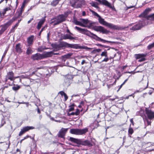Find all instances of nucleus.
Instances as JSON below:
<instances>
[{
  "mask_svg": "<svg viewBox=\"0 0 154 154\" xmlns=\"http://www.w3.org/2000/svg\"><path fill=\"white\" fill-rule=\"evenodd\" d=\"M32 52L33 51L31 48L30 47H28L26 51V54L28 55H29L30 54H31Z\"/></svg>",
  "mask_w": 154,
  "mask_h": 154,
  "instance_id": "32",
  "label": "nucleus"
},
{
  "mask_svg": "<svg viewBox=\"0 0 154 154\" xmlns=\"http://www.w3.org/2000/svg\"><path fill=\"white\" fill-rule=\"evenodd\" d=\"M66 32L68 33H69V34H70L71 35H73L72 33H71L70 31H69V30L68 29H67L66 30Z\"/></svg>",
  "mask_w": 154,
  "mask_h": 154,
  "instance_id": "55",
  "label": "nucleus"
},
{
  "mask_svg": "<svg viewBox=\"0 0 154 154\" xmlns=\"http://www.w3.org/2000/svg\"><path fill=\"white\" fill-rule=\"evenodd\" d=\"M146 120L147 122V125H150L151 123V120H150L149 121L148 119L147 118H146Z\"/></svg>",
  "mask_w": 154,
  "mask_h": 154,
  "instance_id": "43",
  "label": "nucleus"
},
{
  "mask_svg": "<svg viewBox=\"0 0 154 154\" xmlns=\"http://www.w3.org/2000/svg\"><path fill=\"white\" fill-rule=\"evenodd\" d=\"M68 130V128H62L58 134V136L61 138H64Z\"/></svg>",
  "mask_w": 154,
  "mask_h": 154,
  "instance_id": "11",
  "label": "nucleus"
},
{
  "mask_svg": "<svg viewBox=\"0 0 154 154\" xmlns=\"http://www.w3.org/2000/svg\"><path fill=\"white\" fill-rule=\"evenodd\" d=\"M101 57L104 56L105 57H107V53L106 50H105L104 51L102 52L100 54Z\"/></svg>",
  "mask_w": 154,
  "mask_h": 154,
  "instance_id": "33",
  "label": "nucleus"
},
{
  "mask_svg": "<svg viewBox=\"0 0 154 154\" xmlns=\"http://www.w3.org/2000/svg\"><path fill=\"white\" fill-rule=\"evenodd\" d=\"M8 26L7 24L0 26V35L7 29Z\"/></svg>",
  "mask_w": 154,
  "mask_h": 154,
  "instance_id": "17",
  "label": "nucleus"
},
{
  "mask_svg": "<svg viewBox=\"0 0 154 154\" xmlns=\"http://www.w3.org/2000/svg\"><path fill=\"white\" fill-rule=\"evenodd\" d=\"M32 59L34 60H39L43 59L42 54L36 53L32 56Z\"/></svg>",
  "mask_w": 154,
  "mask_h": 154,
  "instance_id": "13",
  "label": "nucleus"
},
{
  "mask_svg": "<svg viewBox=\"0 0 154 154\" xmlns=\"http://www.w3.org/2000/svg\"><path fill=\"white\" fill-rule=\"evenodd\" d=\"M90 11L94 16L97 17L98 18L100 17V16L95 12L92 10H91Z\"/></svg>",
  "mask_w": 154,
  "mask_h": 154,
  "instance_id": "36",
  "label": "nucleus"
},
{
  "mask_svg": "<svg viewBox=\"0 0 154 154\" xmlns=\"http://www.w3.org/2000/svg\"><path fill=\"white\" fill-rule=\"evenodd\" d=\"M5 123V122L4 119L2 120V124L1 127H2L3 125Z\"/></svg>",
  "mask_w": 154,
  "mask_h": 154,
  "instance_id": "47",
  "label": "nucleus"
},
{
  "mask_svg": "<svg viewBox=\"0 0 154 154\" xmlns=\"http://www.w3.org/2000/svg\"><path fill=\"white\" fill-rule=\"evenodd\" d=\"M151 11V9L148 8L145 10L144 12L142 13L140 15V16L146 18L148 16L147 14L149 13Z\"/></svg>",
  "mask_w": 154,
  "mask_h": 154,
  "instance_id": "16",
  "label": "nucleus"
},
{
  "mask_svg": "<svg viewBox=\"0 0 154 154\" xmlns=\"http://www.w3.org/2000/svg\"><path fill=\"white\" fill-rule=\"evenodd\" d=\"M66 20V17L63 15H60L55 18L54 20H53L52 22H54V25H56Z\"/></svg>",
  "mask_w": 154,
  "mask_h": 154,
  "instance_id": "5",
  "label": "nucleus"
},
{
  "mask_svg": "<svg viewBox=\"0 0 154 154\" xmlns=\"http://www.w3.org/2000/svg\"><path fill=\"white\" fill-rule=\"evenodd\" d=\"M10 10L11 9L10 8L8 7L5 8L2 11H1L0 13V15L1 16V17H2V16H4L7 11L9 10Z\"/></svg>",
  "mask_w": 154,
  "mask_h": 154,
  "instance_id": "20",
  "label": "nucleus"
},
{
  "mask_svg": "<svg viewBox=\"0 0 154 154\" xmlns=\"http://www.w3.org/2000/svg\"><path fill=\"white\" fill-rule=\"evenodd\" d=\"M22 14V12L19 11H18L16 14L15 17L14 18V20H16L17 18L20 17L21 16Z\"/></svg>",
  "mask_w": 154,
  "mask_h": 154,
  "instance_id": "27",
  "label": "nucleus"
},
{
  "mask_svg": "<svg viewBox=\"0 0 154 154\" xmlns=\"http://www.w3.org/2000/svg\"><path fill=\"white\" fill-rule=\"evenodd\" d=\"M16 5L15 7L14 8V9H16L17 8L18 3L17 0H16Z\"/></svg>",
  "mask_w": 154,
  "mask_h": 154,
  "instance_id": "54",
  "label": "nucleus"
},
{
  "mask_svg": "<svg viewBox=\"0 0 154 154\" xmlns=\"http://www.w3.org/2000/svg\"><path fill=\"white\" fill-rule=\"evenodd\" d=\"M146 54H138L135 55V58L137 59H139L138 61L141 62L145 60V57L146 56Z\"/></svg>",
  "mask_w": 154,
  "mask_h": 154,
  "instance_id": "10",
  "label": "nucleus"
},
{
  "mask_svg": "<svg viewBox=\"0 0 154 154\" xmlns=\"http://www.w3.org/2000/svg\"><path fill=\"white\" fill-rule=\"evenodd\" d=\"M88 131V128H85L83 129H71L70 130V133L72 134L76 135H82L85 134Z\"/></svg>",
  "mask_w": 154,
  "mask_h": 154,
  "instance_id": "3",
  "label": "nucleus"
},
{
  "mask_svg": "<svg viewBox=\"0 0 154 154\" xmlns=\"http://www.w3.org/2000/svg\"><path fill=\"white\" fill-rule=\"evenodd\" d=\"M34 38V36L32 35L27 38V41L28 44V46H30L32 44Z\"/></svg>",
  "mask_w": 154,
  "mask_h": 154,
  "instance_id": "19",
  "label": "nucleus"
},
{
  "mask_svg": "<svg viewBox=\"0 0 154 154\" xmlns=\"http://www.w3.org/2000/svg\"><path fill=\"white\" fill-rule=\"evenodd\" d=\"M18 103L20 104H27V105H28V103H26V102H18Z\"/></svg>",
  "mask_w": 154,
  "mask_h": 154,
  "instance_id": "56",
  "label": "nucleus"
},
{
  "mask_svg": "<svg viewBox=\"0 0 154 154\" xmlns=\"http://www.w3.org/2000/svg\"><path fill=\"white\" fill-rule=\"evenodd\" d=\"M58 0H55L51 2V4L53 6H55L58 4Z\"/></svg>",
  "mask_w": 154,
  "mask_h": 154,
  "instance_id": "35",
  "label": "nucleus"
},
{
  "mask_svg": "<svg viewBox=\"0 0 154 154\" xmlns=\"http://www.w3.org/2000/svg\"><path fill=\"white\" fill-rule=\"evenodd\" d=\"M15 28H16V27H14V26H13L11 29V32H14V31L15 29Z\"/></svg>",
  "mask_w": 154,
  "mask_h": 154,
  "instance_id": "52",
  "label": "nucleus"
},
{
  "mask_svg": "<svg viewBox=\"0 0 154 154\" xmlns=\"http://www.w3.org/2000/svg\"><path fill=\"white\" fill-rule=\"evenodd\" d=\"M146 25V24L144 20H140L137 24L132 27L130 29L134 31L138 30L141 29Z\"/></svg>",
  "mask_w": 154,
  "mask_h": 154,
  "instance_id": "4",
  "label": "nucleus"
},
{
  "mask_svg": "<svg viewBox=\"0 0 154 154\" xmlns=\"http://www.w3.org/2000/svg\"><path fill=\"white\" fill-rule=\"evenodd\" d=\"M29 137H31L30 136H29V135H27L23 139H22L20 141V142L21 143L25 139H26L27 138Z\"/></svg>",
  "mask_w": 154,
  "mask_h": 154,
  "instance_id": "44",
  "label": "nucleus"
},
{
  "mask_svg": "<svg viewBox=\"0 0 154 154\" xmlns=\"http://www.w3.org/2000/svg\"><path fill=\"white\" fill-rule=\"evenodd\" d=\"M16 51L17 52L19 53H20L22 52L21 48L20 47V44H18L16 45Z\"/></svg>",
  "mask_w": 154,
  "mask_h": 154,
  "instance_id": "21",
  "label": "nucleus"
},
{
  "mask_svg": "<svg viewBox=\"0 0 154 154\" xmlns=\"http://www.w3.org/2000/svg\"><path fill=\"white\" fill-rule=\"evenodd\" d=\"M61 44L63 46L67 48L76 49L79 48V46L78 45L76 44H70L66 42H62Z\"/></svg>",
  "mask_w": 154,
  "mask_h": 154,
  "instance_id": "7",
  "label": "nucleus"
},
{
  "mask_svg": "<svg viewBox=\"0 0 154 154\" xmlns=\"http://www.w3.org/2000/svg\"><path fill=\"white\" fill-rule=\"evenodd\" d=\"M140 115L141 116H142L143 115V114L144 113L143 110H140Z\"/></svg>",
  "mask_w": 154,
  "mask_h": 154,
  "instance_id": "48",
  "label": "nucleus"
},
{
  "mask_svg": "<svg viewBox=\"0 0 154 154\" xmlns=\"http://www.w3.org/2000/svg\"><path fill=\"white\" fill-rule=\"evenodd\" d=\"M85 61L84 60H82V62H81V64L82 65L84 64L85 63Z\"/></svg>",
  "mask_w": 154,
  "mask_h": 154,
  "instance_id": "60",
  "label": "nucleus"
},
{
  "mask_svg": "<svg viewBox=\"0 0 154 154\" xmlns=\"http://www.w3.org/2000/svg\"><path fill=\"white\" fill-rule=\"evenodd\" d=\"M94 29L95 31L100 32L103 34H107L109 32V31L101 26H96L94 28Z\"/></svg>",
  "mask_w": 154,
  "mask_h": 154,
  "instance_id": "8",
  "label": "nucleus"
},
{
  "mask_svg": "<svg viewBox=\"0 0 154 154\" xmlns=\"http://www.w3.org/2000/svg\"><path fill=\"white\" fill-rule=\"evenodd\" d=\"M72 35L69 34H65L62 36V38L63 39H69L70 40H72L75 39V38L72 36Z\"/></svg>",
  "mask_w": 154,
  "mask_h": 154,
  "instance_id": "14",
  "label": "nucleus"
},
{
  "mask_svg": "<svg viewBox=\"0 0 154 154\" xmlns=\"http://www.w3.org/2000/svg\"><path fill=\"white\" fill-rule=\"evenodd\" d=\"M74 109V107H73V104L70 107V108L69 109V111L70 112V111H72Z\"/></svg>",
  "mask_w": 154,
  "mask_h": 154,
  "instance_id": "42",
  "label": "nucleus"
},
{
  "mask_svg": "<svg viewBox=\"0 0 154 154\" xmlns=\"http://www.w3.org/2000/svg\"><path fill=\"white\" fill-rule=\"evenodd\" d=\"M82 15L83 16H85L86 15V13L85 11H83L82 13Z\"/></svg>",
  "mask_w": 154,
  "mask_h": 154,
  "instance_id": "62",
  "label": "nucleus"
},
{
  "mask_svg": "<svg viewBox=\"0 0 154 154\" xmlns=\"http://www.w3.org/2000/svg\"><path fill=\"white\" fill-rule=\"evenodd\" d=\"M80 113V111L78 109H76V111L75 112H72L71 113H68V115L69 116H70L71 115H78Z\"/></svg>",
  "mask_w": 154,
  "mask_h": 154,
  "instance_id": "24",
  "label": "nucleus"
},
{
  "mask_svg": "<svg viewBox=\"0 0 154 154\" xmlns=\"http://www.w3.org/2000/svg\"><path fill=\"white\" fill-rule=\"evenodd\" d=\"M45 21V19L44 18H42L40 20L38 23L37 26V28L39 30L41 28L42 25L43 24Z\"/></svg>",
  "mask_w": 154,
  "mask_h": 154,
  "instance_id": "18",
  "label": "nucleus"
},
{
  "mask_svg": "<svg viewBox=\"0 0 154 154\" xmlns=\"http://www.w3.org/2000/svg\"><path fill=\"white\" fill-rule=\"evenodd\" d=\"M134 131L133 129L131 128H130L128 129V133L129 134H132L133 133Z\"/></svg>",
  "mask_w": 154,
  "mask_h": 154,
  "instance_id": "41",
  "label": "nucleus"
},
{
  "mask_svg": "<svg viewBox=\"0 0 154 154\" xmlns=\"http://www.w3.org/2000/svg\"><path fill=\"white\" fill-rule=\"evenodd\" d=\"M128 79H126L124 82L122 84V85H123L125 83V82L128 80Z\"/></svg>",
  "mask_w": 154,
  "mask_h": 154,
  "instance_id": "58",
  "label": "nucleus"
},
{
  "mask_svg": "<svg viewBox=\"0 0 154 154\" xmlns=\"http://www.w3.org/2000/svg\"><path fill=\"white\" fill-rule=\"evenodd\" d=\"M145 113L149 119L152 120L154 119V111L152 110L151 109L146 108Z\"/></svg>",
  "mask_w": 154,
  "mask_h": 154,
  "instance_id": "6",
  "label": "nucleus"
},
{
  "mask_svg": "<svg viewBox=\"0 0 154 154\" xmlns=\"http://www.w3.org/2000/svg\"><path fill=\"white\" fill-rule=\"evenodd\" d=\"M69 140L72 142H73L78 144H79V140L76 139L73 137H70Z\"/></svg>",
  "mask_w": 154,
  "mask_h": 154,
  "instance_id": "23",
  "label": "nucleus"
},
{
  "mask_svg": "<svg viewBox=\"0 0 154 154\" xmlns=\"http://www.w3.org/2000/svg\"><path fill=\"white\" fill-rule=\"evenodd\" d=\"M33 20V18H31L28 21L27 23L28 24L31 21Z\"/></svg>",
  "mask_w": 154,
  "mask_h": 154,
  "instance_id": "57",
  "label": "nucleus"
},
{
  "mask_svg": "<svg viewBox=\"0 0 154 154\" xmlns=\"http://www.w3.org/2000/svg\"><path fill=\"white\" fill-rule=\"evenodd\" d=\"M14 73L12 72H8L6 76L5 81L7 82L8 79L13 81L14 79Z\"/></svg>",
  "mask_w": 154,
  "mask_h": 154,
  "instance_id": "12",
  "label": "nucleus"
},
{
  "mask_svg": "<svg viewBox=\"0 0 154 154\" xmlns=\"http://www.w3.org/2000/svg\"><path fill=\"white\" fill-rule=\"evenodd\" d=\"M153 47H154V42L149 45L147 46V48L149 50H150Z\"/></svg>",
  "mask_w": 154,
  "mask_h": 154,
  "instance_id": "38",
  "label": "nucleus"
},
{
  "mask_svg": "<svg viewBox=\"0 0 154 154\" xmlns=\"http://www.w3.org/2000/svg\"><path fill=\"white\" fill-rule=\"evenodd\" d=\"M25 132V131L23 130V129L21 130V131L19 133V136H20L22 135V134H24Z\"/></svg>",
  "mask_w": 154,
  "mask_h": 154,
  "instance_id": "40",
  "label": "nucleus"
},
{
  "mask_svg": "<svg viewBox=\"0 0 154 154\" xmlns=\"http://www.w3.org/2000/svg\"><path fill=\"white\" fill-rule=\"evenodd\" d=\"M72 54V53H69L67 54L64 55L63 56V58L66 59H69L70 58Z\"/></svg>",
  "mask_w": 154,
  "mask_h": 154,
  "instance_id": "28",
  "label": "nucleus"
},
{
  "mask_svg": "<svg viewBox=\"0 0 154 154\" xmlns=\"http://www.w3.org/2000/svg\"><path fill=\"white\" fill-rule=\"evenodd\" d=\"M59 93L62 95H64L66 94L63 91H60L59 92Z\"/></svg>",
  "mask_w": 154,
  "mask_h": 154,
  "instance_id": "49",
  "label": "nucleus"
},
{
  "mask_svg": "<svg viewBox=\"0 0 154 154\" xmlns=\"http://www.w3.org/2000/svg\"><path fill=\"white\" fill-rule=\"evenodd\" d=\"M130 121L131 122V123L133 125H134V122L133 120V119H130Z\"/></svg>",
  "mask_w": 154,
  "mask_h": 154,
  "instance_id": "61",
  "label": "nucleus"
},
{
  "mask_svg": "<svg viewBox=\"0 0 154 154\" xmlns=\"http://www.w3.org/2000/svg\"><path fill=\"white\" fill-rule=\"evenodd\" d=\"M23 9L24 8H23L22 9L21 8H20L19 11H20L22 12H23Z\"/></svg>",
  "mask_w": 154,
  "mask_h": 154,
  "instance_id": "63",
  "label": "nucleus"
},
{
  "mask_svg": "<svg viewBox=\"0 0 154 154\" xmlns=\"http://www.w3.org/2000/svg\"><path fill=\"white\" fill-rule=\"evenodd\" d=\"M7 53V51H5L4 53V54L2 56V59L3 58H4V57L5 56V55H6V54Z\"/></svg>",
  "mask_w": 154,
  "mask_h": 154,
  "instance_id": "51",
  "label": "nucleus"
},
{
  "mask_svg": "<svg viewBox=\"0 0 154 154\" xmlns=\"http://www.w3.org/2000/svg\"><path fill=\"white\" fill-rule=\"evenodd\" d=\"M96 2H92L90 3V4L93 7H94L96 8H98L99 7L96 5Z\"/></svg>",
  "mask_w": 154,
  "mask_h": 154,
  "instance_id": "34",
  "label": "nucleus"
},
{
  "mask_svg": "<svg viewBox=\"0 0 154 154\" xmlns=\"http://www.w3.org/2000/svg\"><path fill=\"white\" fill-rule=\"evenodd\" d=\"M80 20L81 22L82 23V24L84 25L82 26L90 28L92 25V23L90 22V21L87 19H81Z\"/></svg>",
  "mask_w": 154,
  "mask_h": 154,
  "instance_id": "9",
  "label": "nucleus"
},
{
  "mask_svg": "<svg viewBox=\"0 0 154 154\" xmlns=\"http://www.w3.org/2000/svg\"><path fill=\"white\" fill-rule=\"evenodd\" d=\"M75 29L78 31L79 32H80L82 34H85L86 35L91 37V38H92L94 39H95L96 41H98L102 42L103 43H105L106 42L110 43H115V42H114L107 41L102 39L101 38L98 37L96 35L92 33H91V32L86 29H82L80 27H79L77 26H76L75 27Z\"/></svg>",
  "mask_w": 154,
  "mask_h": 154,
  "instance_id": "1",
  "label": "nucleus"
},
{
  "mask_svg": "<svg viewBox=\"0 0 154 154\" xmlns=\"http://www.w3.org/2000/svg\"><path fill=\"white\" fill-rule=\"evenodd\" d=\"M19 77H20L21 79H24V78H27L28 79L29 78V76L28 75H22L20 76H17L16 77V78H18Z\"/></svg>",
  "mask_w": 154,
  "mask_h": 154,
  "instance_id": "39",
  "label": "nucleus"
},
{
  "mask_svg": "<svg viewBox=\"0 0 154 154\" xmlns=\"http://www.w3.org/2000/svg\"><path fill=\"white\" fill-rule=\"evenodd\" d=\"M98 20L99 22L101 24L104 26H105L109 28L114 29H119V28L118 26L114 25L112 24L107 22L104 20L100 16V17L98 18Z\"/></svg>",
  "mask_w": 154,
  "mask_h": 154,
  "instance_id": "2",
  "label": "nucleus"
},
{
  "mask_svg": "<svg viewBox=\"0 0 154 154\" xmlns=\"http://www.w3.org/2000/svg\"><path fill=\"white\" fill-rule=\"evenodd\" d=\"M79 144L85 146H90L92 145L91 143L88 140H79Z\"/></svg>",
  "mask_w": 154,
  "mask_h": 154,
  "instance_id": "15",
  "label": "nucleus"
},
{
  "mask_svg": "<svg viewBox=\"0 0 154 154\" xmlns=\"http://www.w3.org/2000/svg\"><path fill=\"white\" fill-rule=\"evenodd\" d=\"M146 19L148 20L154 21V13L146 17Z\"/></svg>",
  "mask_w": 154,
  "mask_h": 154,
  "instance_id": "26",
  "label": "nucleus"
},
{
  "mask_svg": "<svg viewBox=\"0 0 154 154\" xmlns=\"http://www.w3.org/2000/svg\"><path fill=\"white\" fill-rule=\"evenodd\" d=\"M73 22L75 25H79L81 26H84L81 22L78 21L76 20H74Z\"/></svg>",
  "mask_w": 154,
  "mask_h": 154,
  "instance_id": "29",
  "label": "nucleus"
},
{
  "mask_svg": "<svg viewBox=\"0 0 154 154\" xmlns=\"http://www.w3.org/2000/svg\"><path fill=\"white\" fill-rule=\"evenodd\" d=\"M73 78V75L71 74H68L66 75L65 76V79L66 80L72 79Z\"/></svg>",
  "mask_w": 154,
  "mask_h": 154,
  "instance_id": "31",
  "label": "nucleus"
},
{
  "mask_svg": "<svg viewBox=\"0 0 154 154\" xmlns=\"http://www.w3.org/2000/svg\"><path fill=\"white\" fill-rule=\"evenodd\" d=\"M109 60V58L108 57H105L104 59L102 61V62H107Z\"/></svg>",
  "mask_w": 154,
  "mask_h": 154,
  "instance_id": "45",
  "label": "nucleus"
},
{
  "mask_svg": "<svg viewBox=\"0 0 154 154\" xmlns=\"http://www.w3.org/2000/svg\"><path fill=\"white\" fill-rule=\"evenodd\" d=\"M26 2V1H24L22 3V5L20 8H21L22 9L23 8H24L25 6V4Z\"/></svg>",
  "mask_w": 154,
  "mask_h": 154,
  "instance_id": "46",
  "label": "nucleus"
},
{
  "mask_svg": "<svg viewBox=\"0 0 154 154\" xmlns=\"http://www.w3.org/2000/svg\"><path fill=\"white\" fill-rule=\"evenodd\" d=\"M47 27L46 26H45L44 27H43L40 30V32H42Z\"/></svg>",
  "mask_w": 154,
  "mask_h": 154,
  "instance_id": "50",
  "label": "nucleus"
},
{
  "mask_svg": "<svg viewBox=\"0 0 154 154\" xmlns=\"http://www.w3.org/2000/svg\"><path fill=\"white\" fill-rule=\"evenodd\" d=\"M49 116L51 120L53 121H54L55 120L54 119V118L51 117V116Z\"/></svg>",
  "mask_w": 154,
  "mask_h": 154,
  "instance_id": "59",
  "label": "nucleus"
},
{
  "mask_svg": "<svg viewBox=\"0 0 154 154\" xmlns=\"http://www.w3.org/2000/svg\"><path fill=\"white\" fill-rule=\"evenodd\" d=\"M42 54V58L44 59L51 56L52 55V52H47L44 53V54Z\"/></svg>",
  "mask_w": 154,
  "mask_h": 154,
  "instance_id": "22",
  "label": "nucleus"
},
{
  "mask_svg": "<svg viewBox=\"0 0 154 154\" xmlns=\"http://www.w3.org/2000/svg\"><path fill=\"white\" fill-rule=\"evenodd\" d=\"M72 6L76 8H80L82 7V5L80 2H78V3H75L73 4Z\"/></svg>",
  "mask_w": 154,
  "mask_h": 154,
  "instance_id": "30",
  "label": "nucleus"
},
{
  "mask_svg": "<svg viewBox=\"0 0 154 154\" xmlns=\"http://www.w3.org/2000/svg\"><path fill=\"white\" fill-rule=\"evenodd\" d=\"M20 88V87L19 85H17L16 86H14L12 87V89L15 91H16L19 89Z\"/></svg>",
  "mask_w": 154,
  "mask_h": 154,
  "instance_id": "37",
  "label": "nucleus"
},
{
  "mask_svg": "<svg viewBox=\"0 0 154 154\" xmlns=\"http://www.w3.org/2000/svg\"><path fill=\"white\" fill-rule=\"evenodd\" d=\"M97 45L98 46H99L100 47H105V45H103L100 44H98Z\"/></svg>",
  "mask_w": 154,
  "mask_h": 154,
  "instance_id": "64",
  "label": "nucleus"
},
{
  "mask_svg": "<svg viewBox=\"0 0 154 154\" xmlns=\"http://www.w3.org/2000/svg\"><path fill=\"white\" fill-rule=\"evenodd\" d=\"M64 98H65V101H66L67 100V99H68V97L66 94H65L64 95Z\"/></svg>",
  "mask_w": 154,
  "mask_h": 154,
  "instance_id": "53",
  "label": "nucleus"
},
{
  "mask_svg": "<svg viewBox=\"0 0 154 154\" xmlns=\"http://www.w3.org/2000/svg\"><path fill=\"white\" fill-rule=\"evenodd\" d=\"M23 130L25 131V132L31 129H33L35 128L33 126H26L24 127L23 128Z\"/></svg>",
  "mask_w": 154,
  "mask_h": 154,
  "instance_id": "25",
  "label": "nucleus"
}]
</instances>
